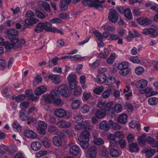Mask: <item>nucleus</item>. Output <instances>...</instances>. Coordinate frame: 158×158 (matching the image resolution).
I'll list each match as a JSON object with an SVG mask.
<instances>
[{"label":"nucleus","mask_w":158,"mask_h":158,"mask_svg":"<svg viewBox=\"0 0 158 158\" xmlns=\"http://www.w3.org/2000/svg\"><path fill=\"white\" fill-rule=\"evenodd\" d=\"M10 43L5 42L4 43L5 47L7 49L12 48L14 49L20 48L24 44L25 41L24 39L19 40L18 38L16 37L10 40Z\"/></svg>","instance_id":"1"},{"label":"nucleus","mask_w":158,"mask_h":158,"mask_svg":"<svg viewBox=\"0 0 158 158\" xmlns=\"http://www.w3.org/2000/svg\"><path fill=\"white\" fill-rule=\"evenodd\" d=\"M90 134L89 132L84 131L81 133L80 136L78 138L80 145L83 149H87L89 147V137Z\"/></svg>","instance_id":"2"},{"label":"nucleus","mask_w":158,"mask_h":158,"mask_svg":"<svg viewBox=\"0 0 158 158\" xmlns=\"http://www.w3.org/2000/svg\"><path fill=\"white\" fill-rule=\"evenodd\" d=\"M60 95L57 90L54 89L52 90L50 94H44L42 96V98L47 104L52 103L54 99L59 97Z\"/></svg>","instance_id":"3"},{"label":"nucleus","mask_w":158,"mask_h":158,"mask_svg":"<svg viewBox=\"0 0 158 158\" xmlns=\"http://www.w3.org/2000/svg\"><path fill=\"white\" fill-rule=\"evenodd\" d=\"M142 33L145 35H151L152 37H156L158 35V26L152 25L150 27L143 29Z\"/></svg>","instance_id":"4"},{"label":"nucleus","mask_w":158,"mask_h":158,"mask_svg":"<svg viewBox=\"0 0 158 158\" xmlns=\"http://www.w3.org/2000/svg\"><path fill=\"white\" fill-rule=\"evenodd\" d=\"M51 24L48 22L45 23H40L37 24L34 29L36 33H40L45 30L47 31H49Z\"/></svg>","instance_id":"5"},{"label":"nucleus","mask_w":158,"mask_h":158,"mask_svg":"<svg viewBox=\"0 0 158 158\" xmlns=\"http://www.w3.org/2000/svg\"><path fill=\"white\" fill-rule=\"evenodd\" d=\"M99 0H86L85 2L89 7H94V8L102 10V5L105 2L104 0H102L99 2Z\"/></svg>","instance_id":"6"},{"label":"nucleus","mask_w":158,"mask_h":158,"mask_svg":"<svg viewBox=\"0 0 158 158\" xmlns=\"http://www.w3.org/2000/svg\"><path fill=\"white\" fill-rule=\"evenodd\" d=\"M57 90L61 96L65 97H68L71 94L70 89L65 85H60L58 88Z\"/></svg>","instance_id":"7"},{"label":"nucleus","mask_w":158,"mask_h":158,"mask_svg":"<svg viewBox=\"0 0 158 158\" xmlns=\"http://www.w3.org/2000/svg\"><path fill=\"white\" fill-rule=\"evenodd\" d=\"M108 18L109 21L112 23H116L118 19V15L117 11L113 9H110Z\"/></svg>","instance_id":"8"},{"label":"nucleus","mask_w":158,"mask_h":158,"mask_svg":"<svg viewBox=\"0 0 158 158\" xmlns=\"http://www.w3.org/2000/svg\"><path fill=\"white\" fill-rule=\"evenodd\" d=\"M19 31L16 29L10 28L8 29L6 31V38L11 40L17 37L18 35Z\"/></svg>","instance_id":"9"},{"label":"nucleus","mask_w":158,"mask_h":158,"mask_svg":"<svg viewBox=\"0 0 158 158\" xmlns=\"http://www.w3.org/2000/svg\"><path fill=\"white\" fill-rule=\"evenodd\" d=\"M47 128V124L44 121H40L38 123V126L37 127V131L41 135L45 134V130Z\"/></svg>","instance_id":"10"},{"label":"nucleus","mask_w":158,"mask_h":158,"mask_svg":"<svg viewBox=\"0 0 158 158\" xmlns=\"http://www.w3.org/2000/svg\"><path fill=\"white\" fill-rule=\"evenodd\" d=\"M97 148L94 146L90 147L86 155V158H93L96 156Z\"/></svg>","instance_id":"11"},{"label":"nucleus","mask_w":158,"mask_h":158,"mask_svg":"<svg viewBox=\"0 0 158 158\" xmlns=\"http://www.w3.org/2000/svg\"><path fill=\"white\" fill-rule=\"evenodd\" d=\"M138 23L140 25L144 26L148 25L152 23L151 20L146 17H141L137 19Z\"/></svg>","instance_id":"12"},{"label":"nucleus","mask_w":158,"mask_h":158,"mask_svg":"<svg viewBox=\"0 0 158 158\" xmlns=\"http://www.w3.org/2000/svg\"><path fill=\"white\" fill-rule=\"evenodd\" d=\"M99 127L102 130L108 131L110 129V123H108L106 121L103 120L99 124Z\"/></svg>","instance_id":"13"},{"label":"nucleus","mask_w":158,"mask_h":158,"mask_svg":"<svg viewBox=\"0 0 158 158\" xmlns=\"http://www.w3.org/2000/svg\"><path fill=\"white\" fill-rule=\"evenodd\" d=\"M129 151L131 152H138L139 148L138 144L136 143H133L129 145Z\"/></svg>","instance_id":"14"},{"label":"nucleus","mask_w":158,"mask_h":158,"mask_svg":"<svg viewBox=\"0 0 158 158\" xmlns=\"http://www.w3.org/2000/svg\"><path fill=\"white\" fill-rule=\"evenodd\" d=\"M24 135L27 138L35 139L37 137V134L31 130H26L24 132Z\"/></svg>","instance_id":"15"},{"label":"nucleus","mask_w":158,"mask_h":158,"mask_svg":"<svg viewBox=\"0 0 158 158\" xmlns=\"http://www.w3.org/2000/svg\"><path fill=\"white\" fill-rule=\"evenodd\" d=\"M79 152V147L75 145L71 146L69 149V153L70 154L73 156L77 155Z\"/></svg>","instance_id":"16"},{"label":"nucleus","mask_w":158,"mask_h":158,"mask_svg":"<svg viewBox=\"0 0 158 158\" xmlns=\"http://www.w3.org/2000/svg\"><path fill=\"white\" fill-rule=\"evenodd\" d=\"M47 88L44 86H41L36 88L34 90V93L36 95H40L45 92Z\"/></svg>","instance_id":"17"},{"label":"nucleus","mask_w":158,"mask_h":158,"mask_svg":"<svg viewBox=\"0 0 158 158\" xmlns=\"http://www.w3.org/2000/svg\"><path fill=\"white\" fill-rule=\"evenodd\" d=\"M90 123V121L88 120H83L81 123L77 124L76 125L75 129L76 130H81L84 129L85 127L88 125Z\"/></svg>","instance_id":"18"},{"label":"nucleus","mask_w":158,"mask_h":158,"mask_svg":"<svg viewBox=\"0 0 158 158\" xmlns=\"http://www.w3.org/2000/svg\"><path fill=\"white\" fill-rule=\"evenodd\" d=\"M60 76L59 75L50 74L48 75V78L51 79L52 82L56 84H58L60 83Z\"/></svg>","instance_id":"19"},{"label":"nucleus","mask_w":158,"mask_h":158,"mask_svg":"<svg viewBox=\"0 0 158 158\" xmlns=\"http://www.w3.org/2000/svg\"><path fill=\"white\" fill-rule=\"evenodd\" d=\"M52 142L54 145L57 147L61 146L62 144V141L60 137L56 136L52 139Z\"/></svg>","instance_id":"20"},{"label":"nucleus","mask_w":158,"mask_h":158,"mask_svg":"<svg viewBox=\"0 0 158 158\" xmlns=\"http://www.w3.org/2000/svg\"><path fill=\"white\" fill-rule=\"evenodd\" d=\"M55 114L57 117L62 118L66 115L65 111L63 109H59L56 110L54 111Z\"/></svg>","instance_id":"21"},{"label":"nucleus","mask_w":158,"mask_h":158,"mask_svg":"<svg viewBox=\"0 0 158 158\" xmlns=\"http://www.w3.org/2000/svg\"><path fill=\"white\" fill-rule=\"evenodd\" d=\"M106 113L103 108L97 110L95 113V115L98 119L102 118L105 116Z\"/></svg>","instance_id":"22"},{"label":"nucleus","mask_w":158,"mask_h":158,"mask_svg":"<svg viewBox=\"0 0 158 158\" xmlns=\"http://www.w3.org/2000/svg\"><path fill=\"white\" fill-rule=\"evenodd\" d=\"M147 141L153 148L158 147V141H156L154 139L150 136L147 138Z\"/></svg>","instance_id":"23"},{"label":"nucleus","mask_w":158,"mask_h":158,"mask_svg":"<svg viewBox=\"0 0 158 158\" xmlns=\"http://www.w3.org/2000/svg\"><path fill=\"white\" fill-rule=\"evenodd\" d=\"M148 81L144 80L138 81L135 84V85L138 89L145 87L147 85Z\"/></svg>","instance_id":"24"},{"label":"nucleus","mask_w":158,"mask_h":158,"mask_svg":"<svg viewBox=\"0 0 158 158\" xmlns=\"http://www.w3.org/2000/svg\"><path fill=\"white\" fill-rule=\"evenodd\" d=\"M106 79V76L103 73H99L97 77V82L101 84L105 82Z\"/></svg>","instance_id":"25"},{"label":"nucleus","mask_w":158,"mask_h":158,"mask_svg":"<svg viewBox=\"0 0 158 158\" xmlns=\"http://www.w3.org/2000/svg\"><path fill=\"white\" fill-rule=\"evenodd\" d=\"M118 121L120 123L125 124L127 121V115L123 113L119 116Z\"/></svg>","instance_id":"26"},{"label":"nucleus","mask_w":158,"mask_h":158,"mask_svg":"<svg viewBox=\"0 0 158 158\" xmlns=\"http://www.w3.org/2000/svg\"><path fill=\"white\" fill-rule=\"evenodd\" d=\"M31 147L32 150L37 151L41 148V144L39 142L34 141L31 144Z\"/></svg>","instance_id":"27"},{"label":"nucleus","mask_w":158,"mask_h":158,"mask_svg":"<svg viewBox=\"0 0 158 158\" xmlns=\"http://www.w3.org/2000/svg\"><path fill=\"white\" fill-rule=\"evenodd\" d=\"M145 135L143 134L139 136L137 138L139 144L141 146H144L146 144Z\"/></svg>","instance_id":"28"},{"label":"nucleus","mask_w":158,"mask_h":158,"mask_svg":"<svg viewBox=\"0 0 158 158\" xmlns=\"http://www.w3.org/2000/svg\"><path fill=\"white\" fill-rule=\"evenodd\" d=\"M57 125L60 127L64 128L70 127L71 124L65 120H62L59 121L57 123Z\"/></svg>","instance_id":"29"},{"label":"nucleus","mask_w":158,"mask_h":158,"mask_svg":"<svg viewBox=\"0 0 158 158\" xmlns=\"http://www.w3.org/2000/svg\"><path fill=\"white\" fill-rule=\"evenodd\" d=\"M38 21V19L35 18L33 17L26 19L25 20V23L26 24L28 25H32L36 23Z\"/></svg>","instance_id":"30"},{"label":"nucleus","mask_w":158,"mask_h":158,"mask_svg":"<svg viewBox=\"0 0 158 158\" xmlns=\"http://www.w3.org/2000/svg\"><path fill=\"white\" fill-rule=\"evenodd\" d=\"M145 89L146 96L147 98L157 94L156 92L152 91V89L150 88L147 87Z\"/></svg>","instance_id":"31"},{"label":"nucleus","mask_w":158,"mask_h":158,"mask_svg":"<svg viewBox=\"0 0 158 158\" xmlns=\"http://www.w3.org/2000/svg\"><path fill=\"white\" fill-rule=\"evenodd\" d=\"M59 60H60L59 57L55 56L52 58L51 60H49L48 61L47 63L48 65V66L51 67L52 66L51 64L52 63L54 65H56L58 64L57 61Z\"/></svg>","instance_id":"32"},{"label":"nucleus","mask_w":158,"mask_h":158,"mask_svg":"<svg viewBox=\"0 0 158 158\" xmlns=\"http://www.w3.org/2000/svg\"><path fill=\"white\" fill-rule=\"evenodd\" d=\"M124 14L125 16L128 20H131L132 19V16L129 8H127L124 10Z\"/></svg>","instance_id":"33"},{"label":"nucleus","mask_w":158,"mask_h":158,"mask_svg":"<svg viewBox=\"0 0 158 158\" xmlns=\"http://www.w3.org/2000/svg\"><path fill=\"white\" fill-rule=\"evenodd\" d=\"M156 151L154 149H145L143 151V153L146 154V156L149 158L151 157L155 152Z\"/></svg>","instance_id":"34"},{"label":"nucleus","mask_w":158,"mask_h":158,"mask_svg":"<svg viewBox=\"0 0 158 158\" xmlns=\"http://www.w3.org/2000/svg\"><path fill=\"white\" fill-rule=\"evenodd\" d=\"M80 104V102L79 100L76 99L73 100L71 104L72 108L73 110L76 109L79 106Z\"/></svg>","instance_id":"35"},{"label":"nucleus","mask_w":158,"mask_h":158,"mask_svg":"<svg viewBox=\"0 0 158 158\" xmlns=\"http://www.w3.org/2000/svg\"><path fill=\"white\" fill-rule=\"evenodd\" d=\"M12 126L15 132H19L21 130V127L17 122L13 123Z\"/></svg>","instance_id":"36"},{"label":"nucleus","mask_w":158,"mask_h":158,"mask_svg":"<svg viewBox=\"0 0 158 158\" xmlns=\"http://www.w3.org/2000/svg\"><path fill=\"white\" fill-rule=\"evenodd\" d=\"M148 102L150 105H156L158 102V98L155 97L150 98L148 100Z\"/></svg>","instance_id":"37"},{"label":"nucleus","mask_w":158,"mask_h":158,"mask_svg":"<svg viewBox=\"0 0 158 158\" xmlns=\"http://www.w3.org/2000/svg\"><path fill=\"white\" fill-rule=\"evenodd\" d=\"M42 143L43 145L46 148H48L50 146L51 142L46 137H44L43 139Z\"/></svg>","instance_id":"38"},{"label":"nucleus","mask_w":158,"mask_h":158,"mask_svg":"<svg viewBox=\"0 0 158 158\" xmlns=\"http://www.w3.org/2000/svg\"><path fill=\"white\" fill-rule=\"evenodd\" d=\"M128 64L127 62H123L118 64V68L119 70L125 69L128 68Z\"/></svg>","instance_id":"39"},{"label":"nucleus","mask_w":158,"mask_h":158,"mask_svg":"<svg viewBox=\"0 0 158 158\" xmlns=\"http://www.w3.org/2000/svg\"><path fill=\"white\" fill-rule=\"evenodd\" d=\"M68 5L66 3H65L64 1H61L60 2V8L61 11H65L68 8Z\"/></svg>","instance_id":"40"},{"label":"nucleus","mask_w":158,"mask_h":158,"mask_svg":"<svg viewBox=\"0 0 158 158\" xmlns=\"http://www.w3.org/2000/svg\"><path fill=\"white\" fill-rule=\"evenodd\" d=\"M110 153L112 157H117L119 155L118 150L113 148L110 149Z\"/></svg>","instance_id":"41"},{"label":"nucleus","mask_w":158,"mask_h":158,"mask_svg":"<svg viewBox=\"0 0 158 158\" xmlns=\"http://www.w3.org/2000/svg\"><path fill=\"white\" fill-rule=\"evenodd\" d=\"M93 142L94 144L97 145H102L104 143L103 140L101 138H95Z\"/></svg>","instance_id":"42"},{"label":"nucleus","mask_w":158,"mask_h":158,"mask_svg":"<svg viewBox=\"0 0 158 158\" xmlns=\"http://www.w3.org/2000/svg\"><path fill=\"white\" fill-rule=\"evenodd\" d=\"M109 123L111 125L113 128L114 130H116L120 129L121 127L118 123H113L112 120H110Z\"/></svg>","instance_id":"43"},{"label":"nucleus","mask_w":158,"mask_h":158,"mask_svg":"<svg viewBox=\"0 0 158 158\" xmlns=\"http://www.w3.org/2000/svg\"><path fill=\"white\" fill-rule=\"evenodd\" d=\"M115 82V78L113 77H111L106 80L105 83L106 85H109L113 84Z\"/></svg>","instance_id":"44"},{"label":"nucleus","mask_w":158,"mask_h":158,"mask_svg":"<svg viewBox=\"0 0 158 158\" xmlns=\"http://www.w3.org/2000/svg\"><path fill=\"white\" fill-rule=\"evenodd\" d=\"M122 109V106L119 104H116L114 106V111L116 113H119L121 112Z\"/></svg>","instance_id":"45"},{"label":"nucleus","mask_w":158,"mask_h":158,"mask_svg":"<svg viewBox=\"0 0 158 158\" xmlns=\"http://www.w3.org/2000/svg\"><path fill=\"white\" fill-rule=\"evenodd\" d=\"M42 6L47 12H50V5L47 2H43L42 3Z\"/></svg>","instance_id":"46"},{"label":"nucleus","mask_w":158,"mask_h":158,"mask_svg":"<svg viewBox=\"0 0 158 158\" xmlns=\"http://www.w3.org/2000/svg\"><path fill=\"white\" fill-rule=\"evenodd\" d=\"M8 150L7 147L5 145H0V154L3 155Z\"/></svg>","instance_id":"47"},{"label":"nucleus","mask_w":158,"mask_h":158,"mask_svg":"<svg viewBox=\"0 0 158 158\" xmlns=\"http://www.w3.org/2000/svg\"><path fill=\"white\" fill-rule=\"evenodd\" d=\"M115 54H112L109 58L107 60V62L108 64H112L114 60L115 57Z\"/></svg>","instance_id":"48"},{"label":"nucleus","mask_w":158,"mask_h":158,"mask_svg":"<svg viewBox=\"0 0 158 158\" xmlns=\"http://www.w3.org/2000/svg\"><path fill=\"white\" fill-rule=\"evenodd\" d=\"M49 31L52 32H57L58 33H60L62 35L64 34L63 32L61 30H59L57 29L55 27H52V24H51V27L50 28Z\"/></svg>","instance_id":"49"},{"label":"nucleus","mask_w":158,"mask_h":158,"mask_svg":"<svg viewBox=\"0 0 158 158\" xmlns=\"http://www.w3.org/2000/svg\"><path fill=\"white\" fill-rule=\"evenodd\" d=\"M115 138L119 139H123L124 137V135L123 133L121 131H116L115 133Z\"/></svg>","instance_id":"50"},{"label":"nucleus","mask_w":158,"mask_h":158,"mask_svg":"<svg viewBox=\"0 0 158 158\" xmlns=\"http://www.w3.org/2000/svg\"><path fill=\"white\" fill-rule=\"evenodd\" d=\"M127 142L126 140L123 139H121L118 141V144L120 148L123 149L125 148L127 145Z\"/></svg>","instance_id":"51"},{"label":"nucleus","mask_w":158,"mask_h":158,"mask_svg":"<svg viewBox=\"0 0 158 158\" xmlns=\"http://www.w3.org/2000/svg\"><path fill=\"white\" fill-rule=\"evenodd\" d=\"M144 69L140 66L137 67L135 69V73L138 75L141 74L144 72Z\"/></svg>","instance_id":"52"},{"label":"nucleus","mask_w":158,"mask_h":158,"mask_svg":"<svg viewBox=\"0 0 158 158\" xmlns=\"http://www.w3.org/2000/svg\"><path fill=\"white\" fill-rule=\"evenodd\" d=\"M19 117L22 121H25L27 120V117L25 115V112L23 110L19 112Z\"/></svg>","instance_id":"53"},{"label":"nucleus","mask_w":158,"mask_h":158,"mask_svg":"<svg viewBox=\"0 0 158 158\" xmlns=\"http://www.w3.org/2000/svg\"><path fill=\"white\" fill-rule=\"evenodd\" d=\"M75 122L77 123V124L81 123L82 121L83 120V118L81 116L77 115L73 117Z\"/></svg>","instance_id":"54"},{"label":"nucleus","mask_w":158,"mask_h":158,"mask_svg":"<svg viewBox=\"0 0 158 158\" xmlns=\"http://www.w3.org/2000/svg\"><path fill=\"white\" fill-rule=\"evenodd\" d=\"M130 71V69L129 68L126 69L122 70H120L119 73L123 76H125L127 75Z\"/></svg>","instance_id":"55"},{"label":"nucleus","mask_w":158,"mask_h":158,"mask_svg":"<svg viewBox=\"0 0 158 158\" xmlns=\"http://www.w3.org/2000/svg\"><path fill=\"white\" fill-rule=\"evenodd\" d=\"M76 76L74 74L69 75L67 77V80L68 82H71L76 81Z\"/></svg>","instance_id":"56"},{"label":"nucleus","mask_w":158,"mask_h":158,"mask_svg":"<svg viewBox=\"0 0 158 158\" xmlns=\"http://www.w3.org/2000/svg\"><path fill=\"white\" fill-rule=\"evenodd\" d=\"M104 89V88L102 86H100L96 88L93 90L94 92L97 94H100Z\"/></svg>","instance_id":"57"},{"label":"nucleus","mask_w":158,"mask_h":158,"mask_svg":"<svg viewBox=\"0 0 158 158\" xmlns=\"http://www.w3.org/2000/svg\"><path fill=\"white\" fill-rule=\"evenodd\" d=\"M89 109V106L86 105H84L81 109V112L83 114L87 113Z\"/></svg>","instance_id":"58"},{"label":"nucleus","mask_w":158,"mask_h":158,"mask_svg":"<svg viewBox=\"0 0 158 158\" xmlns=\"http://www.w3.org/2000/svg\"><path fill=\"white\" fill-rule=\"evenodd\" d=\"M83 58V57L79 55H76L73 56H71V60L72 61L81 60Z\"/></svg>","instance_id":"59"},{"label":"nucleus","mask_w":158,"mask_h":158,"mask_svg":"<svg viewBox=\"0 0 158 158\" xmlns=\"http://www.w3.org/2000/svg\"><path fill=\"white\" fill-rule=\"evenodd\" d=\"M111 90L107 89L105 90L102 94V97L105 99L108 98L110 95V91Z\"/></svg>","instance_id":"60"},{"label":"nucleus","mask_w":158,"mask_h":158,"mask_svg":"<svg viewBox=\"0 0 158 158\" xmlns=\"http://www.w3.org/2000/svg\"><path fill=\"white\" fill-rule=\"evenodd\" d=\"M29 105V103L27 102H23L20 104V107L22 109H26L28 106Z\"/></svg>","instance_id":"61"},{"label":"nucleus","mask_w":158,"mask_h":158,"mask_svg":"<svg viewBox=\"0 0 158 158\" xmlns=\"http://www.w3.org/2000/svg\"><path fill=\"white\" fill-rule=\"evenodd\" d=\"M6 62L3 60H0V70H2L6 67Z\"/></svg>","instance_id":"62"},{"label":"nucleus","mask_w":158,"mask_h":158,"mask_svg":"<svg viewBox=\"0 0 158 158\" xmlns=\"http://www.w3.org/2000/svg\"><path fill=\"white\" fill-rule=\"evenodd\" d=\"M26 97L23 94H21L15 98L16 101L18 102H19L21 101L24 100Z\"/></svg>","instance_id":"63"},{"label":"nucleus","mask_w":158,"mask_h":158,"mask_svg":"<svg viewBox=\"0 0 158 158\" xmlns=\"http://www.w3.org/2000/svg\"><path fill=\"white\" fill-rule=\"evenodd\" d=\"M47 153V152L44 150H41L36 153V156L37 157H40L45 155Z\"/></svg>","instance_id":"64"}]
</instances>
